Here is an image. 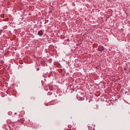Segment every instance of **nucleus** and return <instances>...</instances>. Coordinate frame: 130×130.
<instances>
[{
  "instance_id": "1",
  "label": "nucleus",
  "mask_w": 130,
  "mask_h": 130,
  "mask_svg": "<svg viewBox=\"0 0 130 130\" xmlns=\"http://www.w3.org/2000/svg\"><path fill=\"white\" fill-rule=\"evenodd\" d=\"M98 50L99 51H103L104 50V47H103L102 46H100L98 47Z\"/></svg>"
},
{
  "instance_id": "2",
  "label": "nucleus",
  "mask_w": 130,
  "mask_h": 130,
  "mask_svg": "<svg viewBox=\"0 0 130 130\" xmlns=\"http://www.w3.org/2000/svg\"><path fill=\"white\" fill-rule=\"evenodd\" d=\"M42 33H43L42 30H40L38 32V35H39L40 36H42Z\"/></svg>"
},
{
  "instance_id": "3",
  "label": "nucleus",
  "mask_w": 130,
  "mask_h": 130,
  "mask_svg": "<svg viewBox=\"0 0 130 130\" xmlns=\"http://www.w3.org/2000/svg\"><path fill=\"white\" fill-rule=\"evenodd\" d=\"M67 41H70V39H67Z\"/></svg>"
},
{
  "instance_id": "4",
  "label": "nucleus",
  "mask_w": 130,
  "mask_h": 130,
  "mask_svg": "<svg viewBox=\"0 0 130 130\" xmlns=\"http://www.w3.org/2000/svg\"><path fill=\"white\" fill-rule=\"evenodd\" d=\"M38 71H39V68H38Z\"/></svg>"
}]
</instances>
